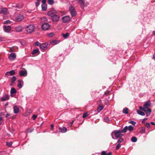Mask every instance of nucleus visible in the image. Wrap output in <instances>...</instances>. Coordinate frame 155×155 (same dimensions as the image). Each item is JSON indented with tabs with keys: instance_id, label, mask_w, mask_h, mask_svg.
<instances>
[{
	"instance_id": "63",
	"label": "nucleus",
	"mask_w": 155,
	"mask_h": 155,
	"mask_svg": "<svg viewBox=\"0 0 155 155\" xmlns=\"http://www.w3.org/2000/svg\"><path fill=\"white\" fill-rule=\"evenodd\" d=\"M41 1V0H37V2L40 3Z\"/></svg>"
},
{
	"instance_id": "33",
	"label": "nucleus",
	"mask_w": 155,
	"mask_h": 155,
	"mask_svg": "<svg viewBox=\"0 0 155 155\" xmlns=\"http://www.w3.org/2000/svg\"><path fill=\"white\" fill-rule=\"evenodd\" d=\"M104 107L102 105H99L98 107L97 108V110L99 112L101 111L103 109Z\"/></svg>"
},
{
	"instance_id": "24",
	"label": "nucleus",
	"mask_w": 155,
	"mask_h": 155,
	"mask_svg": "<svg viewBox=\"0 0 155 155\" xmlns=\"http://www.w3.org/2000/svg\"><path fill=\"white\" fill-rule=\"evenodd\" d=\"M137 111L138 114L142 116H144L145 115V113L144 112L140 110H137Z\"/></svg>"
},
{
	"instance_id": "13",
	"label": "nucleus",
	"mask_w": 155,
	"mask_h": 155,
	"mask_svg": "<svg viewBox=\"0 0 155 155\" xmlns=\"http://www.w3.org/2000/svg\"><path fill=\"white\" fill-rule=\"evenodd\" d=\"M23 27L21 25H18L15 27V30L17 32H21L23 29Z\"/></svg>"
},
{
	"instance_id": "22",
	"label": "nucleus",
	"mask_w": 155,
	"mask_h": 155,
	"mask_svg": "<svg viewBox=\"0 0 155 155\" xmlns=\"http://www.w3.org/2000/svg\"><path fill=\"white\" fill-rule=\"evenodd\" d=\"M14 112L15 114H17L19 111V109L17 106H15L13 107Z\"/></svg>"
},
{
	"instance_id": "53",
	"label": "nucleus",
	"mask_w": 155,
	"mask_h": 155,
	"mask_svg": "<svg viewBox=\"0 0 155 155\" xmlns=\"http://www.w3.org/2000/svg\"><path fill=\"white\" fill-rule=\"evenodd\" d=\"M35 5L36 7L40 5V3L37 2H35Z\"/></svg>"
},
{
	"instance_id": "27",
	"label": "nucleus",
	"mask_w": 155,
	"mask_h": 155,
	"mask_svg": "<svg viewBox=\"0 0 155 155\" xmlns=\"http://www.w3.org/2000/svg\"><path fill=\"white\" fill-rule=\"evenodd\" d=\"M17 92V91L14 88H12L11 90L10 93L11 94H15Z\"/></svg>"
},
{
	"instance_id": "59",
	"label": "nucleus",
	"mask_w": 155,
	"mask_h": 155,
	"mask_svg": "<svg viewBox=\"0 0 155 155\" xmlns=\"http://www.w3.org/2000/svg\"><path fill=\"white\" fill-rule=\"evenodd\" d=\"M74 120H72L71 122L70 123H71V125L70 126H71L72 125V124H73V123H74Z\"/></svg>"
},
{
	"instance_id": "55",
	"label": "nucleus",
	"mask_w": 155,
	"mask_h": 155,
	"mask_svg": "<svg viewBox=\"0 0 155 155\" xmlns=\"http://www.w3.org/2000/svg\"><path fill=\"white\" fill-rule=\"evenodd\" d=\"M147 118H145L143 119V120L142 121V123L143 124L144 123H145V122H144L145 120H147Z\"/></svg>"
},
{
	"instance_id": "37",
	"label": "nucleus",
	"mask_w": 155,
	"mask_h": 155,
	"mask_svg": "<svg viewBox=\"0 0 155 155\" xmlns=\"http://www.w3.org/2000/svg\"><path fill=\"white\" fill-rule=\"evenodd\" d=\"M54 33L51 32L47 34V36L50 37H52L54 35Z\"/></svg>"
},
{
	"instance_id": "48",
	"label": "nucleus",
	"mask_w": 155,
	"mask_h": 155,
	"mask_svg": "<svg viewBox=\"0 0 155 155\" xmlns=\"http://www.w3.org/2000/svg\"><path fill=\"white\" fill-rule=\"evenodd\" d=\"M139 109L141 110L144 111H145V109H146V108L145 107H143L141 106H140L139 107Z\"/></svg>"
},
{
	"instance_id": "52",
	"label": "nucleus",
	"mask_w": 155,
	"mask_h": 155,
	"mask_svg": "<svg viewBox=\"0 0 155 155\" xmlns=\"http://www.w3.org/2000/svg\"><path fill=\"white\" fill-rule=\"evenodd\" d=\"M42 21H43V20H44L47 21V19L46 17H44L42 19Z\"/></svg>"
},
{
	"instance_id": "56",
	"label": "nucleus",
	"mask_w": 155,
	"mask_h": 155,
	"mask_svg": "<svg viewBox=\"0 0 155 155\" xmlns=\"http://www.w3.org/2000/svg\"><path fill=\"white\" fill-rule=\"evenodd\" d=\"M51 129L53 130V128L54 127V125L53 124H51Z\"/></svg>"
},
{
	"instance_id": "36",
	"label": "nucleus",
	"mask_w": 155,
	"mask_h": 155,
	"mask_svg": "<svg viewBox=\"0 0 155 155\" xmlns=\"http://www.w3.org/2000/svg\"><path fill=\"white\" fill-rule=\"evenodd\" d=\"M48 4L50 5H52L54 2V0H48Z\"/></svg>"
},
{
	"instance_id": "45",
	"label": "nucleus",
	"mask_w": 155,
	"mask_h": 155,
	"mask_svg": "<svg viewBox=\"0 0 155 155\" xmlns=\"http://www.w3.org/2000/svg\"><path fill=\"white\" fill-rule=\"evenodd\" d=\"M110 92V91H105L104 93V95L107 96L109 94V93Z\"/></svg>"
},
{
	"instance_id": "34",
	"label": "nucleus",
	"mask_w": 155,
	"mask_h": 155,
	"mask_svg": "<svg viewBox=\"0 0 155 155\" xmlns=\"http://www.w3.org/2000/svg\"><path fill=\"white\" fill-rule=\"evenodd\" d=\"M131 140L133 142H135L137 140V138L135 137H133L131 138Z\"/></svg>"
},
{
	"instance_id": "9",
	"label": "nucleus",
	"mask_w": 155,
	"mask_h": 155,
	"mask_svg": "<svg viewBox=\"0 0 155 155\" xmlns=\"http://www.w3.org/2000/svg\"><path fill=\"white\" fill-rule=\"evenodd\" d=\"M16 55L15 53H11L8 56V58L10 60H14L16 58Z\"/></svg>"
},
{
	"instance_id": "2",
	"label": "nucleus",
	"mask_w": 155,
	"mask_h": 155,
	"mask_svg": "<svg viewBox=\"0 0 155 155\" xmlns=\"http://www.w3.org/2000/svg\"><path fill=\"white\" fill-rule=\"evenodd\" d=\"M113 133H114L116 137L117 138H119L121 137L123 135L121 134L122 133L120 130H114L113 132Z\"/></svg>"
},
{
	"instance_id": "20",
	"label": "nucleus",
	"mask_w": 155,
	"mask_h": 155,
	"mask_svg": "<svg viewBox=\"0 0 155 155\" xmlns=\"http://www.w3.org/2000/svg\"><path fill=\"white\" fill-rule=\"evenodd\" d=\"M9 99V97L7 95H5L1 98V100L2 101H4L8 100Z\"/></svg>"
},
{
	"instance_id": "61",
	"label": "nucleus",
	"mask_w": 155,
	"mask_h": 155,
	"mask_svg": "<svg viewBox=\"0 0 155 155\" xmlns=\"http://www.w3.org/2000/svg\"><path fill=\"white\" fill-rule=\"evenodd\" d=\"M153 35L155 36V31H153Z\"/></svg>"
},
{
	"instance_id": "5",
	"label": "nucleus",
	"mask_w": 155,
	"mask_h": 155,
	"mask_svg": "<svg viewBox=\"0 0 155 155\" xmlns=\"http://www.w3.org/2000/svg\"><path fill=\"white\" fill-rule=\"evenodd\" d=\"M59 16L55 14L51 17V19L53 21L56 22L59 20Z\"/></svg>"
},
{
	"instance_id": "49",
	"label": "nucleus",
	"mask_w": 155,
	"mask_h": 155,
	"mask_svg": "<svg viewBox=\"0 0 155 155\" xmlns=\"http://www.w3.org/2000/svg\"><path fill=\"white\" fill-rule=\"evenodd\" d=\"M34 130V129H29L28 130L27 132L28 133H31Z\"/></svg>"
},
{
	"instance_id": "51",
	"label": "nucleus",
	"mask_w": 155,
	"mask_h": 155,
	"mask_svg": "<svg viewBox=\"0 0 155 155\" xmlns=\"http://www.w3.org/2000/svg\"><path fill=\"white\" fill-rule=\"evenodd\" d=\"M37 115H34V114L32 116V117L33 119L34 120L36 118H37Z\"/></svg>"
},
{
	"instance_id": "58",
	"label": "nucleus",
	"mask_w": 155,
	"mask_h": 155,
	"mask_svg": "<svg viewBox=\"0 0 155 155\" xmlns=\"http://www.w3.org/2000/svg\"><path fill=\"white\" fill-rule=\"evenodd\" d=\"M114 134V133H113V132L111 133V136H112V138L114 139H115L114 138V137H113V134Z\"/></svg>"
},
{
	"instance_id": "39",
	"label": "nucleus",
	"mask_w": 155,
	"mask_h": 155,
	"mask_svg": "<svg viewBox=\"0 0 155 155\" xmlns=\"http://www.w3.org/2000/svg\"><path fill=\"white\" fill-rule=\"evenodd\" d=\"M124 141V139L122 138H120L117 141V143H120Z\"/></svg>"
},
{
	"instance_id": "42",
	"label": "nucleus",
	"mask_w": 155,
	"mask_h": 155,
	"mask_svg": "<svg viewBox=\"0 0 155 155\" xmlns=\"http://www.w3.org/2000/svg\"><path fill=\"white\" fill-rule=\"evenodd\" d=\"M41 44L40 42H39L38 41H37L35 43L34 45L35 46H40V45Z\"/></svg>"
},
{
	"instance_id": "11",
	"label": "nucleus",
	"mask_w": 155,
	"mask_h": 155,
	"mask_svg": "<svg viewBox=\"0 0 155 155\" xmlns=\"http://www.w3.org/2000/svg\"><path fill=\"white\" fill-rule=\"evenodd\" d=\"M15 72L14 70H11L9 71L6 72L5 74V75L7 76V78H8V77L9 75H15Z\"/></svg>"
},
{
	"instance_id": "28",
	"label": "nucleus",
	"mask_w": 155,
	"mask_h": 155,
	"mask_svg": "<svg viewBox=\"0 0 155 155\" xmlns=\"http://www.w3.org/2000/svg\"><path fill=\"white\" fill-rule=\"evenodd\" d=\"M128 127L127 126H126L125 127L123 130H120V131L122 133H125L127 131V130H128Z\"/></svg>"
},
{
	"instance_id": "35",
	"label": "nucleus",
	"mask_w": 155,
	"mask_h": 155,
	"mask_svg": "<svg viewBox=\"0 0 155 155\" xmlns=\"http://www.w3.org/2000/svg\"><path fill=\"white\" fill-rule=\"evenodd\" d=\"M128 130L130 131H132L134 130V127L132 125H130L128 127Z\"/></svg>"
},
{
	"instance_id": "15",
	"label": "nucleus",
	"mask_w": 155,
	"mask_h": 155,
	"mask_svg": "<svg viewBox=\"0 0 155 155\" xmlns=\"http://www.w3.org/2000/svg\"><path fill=\"white\" fill-rule=\"evenodd\" d=\"M151 103L149 100H148L146 103H144L143 105L144 107L146 108H149L151 105Z\"/></svg>"
},
{
	"instance_id": "46",
	"label": "nucleus",
	"mask_w": 155,
	"mask_h": 155,
	"mask_svg": "<svg viewBox=\"0 0 155 155\" xmlns=\"http://www.w3.org/2000/svg\"><path fill=\"white\" fill-rule=\"evenodd\" d=\"M121 144L120 143H118L117 146L116 147V150H118L120 147Z\"/></svg>"
},
{
	"instance_id": "6",
	"label": "nucleus",
	"mask_w": 155,
	"mask_h": 155,
	"mask_svg": "<svg viewBox=\"0 0 155 155\" xmlns=\"http://www.w3.org/2000/svg\"><path fill=\"white\" fill-rule=\"evenodd\" d=\"M79 4H81V7L82 9H84L85 7L86 6L84 0H76Z\"/></svg>"
},
{
	"instance_id": "29",
	"label": "nucleus",
	"mask_w": 155,
	"mask_h": 155,
	"mask_svg": "<svg viewBox=\"0 0 155 155\" xmlns=\"http://www.w3.org/2000/svg\"><path fill=\"white\" fill-rule=\"evenodd\" d=\"M62 35L64 38H67L69 37V34L68 32H67L65 34H62Z\"/></svg>"
},
{
	"instance_id": "7",
	"label": "nucleus",
	"mask_w": 155,
	"mask_h": 155,
	"mask_svg": "<svg viewBox=\"0 0 155 155\" xmlns=\"http://www.w3.org/2000/svg\"><path fill=\"white\" fill-rule=\"evenodd\" d=\"M69 10L71 14L72 17L75 16L76 15V13L75 11L74 8L72 6L69 8Z\"/></svg>"
},
{
	"instance_id": "31",
	"label": "nucleus",
	"mask_w": 155,
	"mask_h": 155,
	"mask_svg": "<svg viewBox=\"0 0 155 155\" xmlns=\"http://www.w3.org/2000/svg\"><path fill=\"white\" fill-rule=\"evenodd\" d=\"M16 78L15 76H13L11 79V82L12 83H14L15 81H16Z\"/></svg>"
},
{
	"instance_id": "38",
	"label": "nucleus",
	"mask_w": 155,
	"mask_h": 155,
	"mask_svg": "<svg viewBox=\"0 0 155 155\" xmlns=\"http://www.w3.org/2000/svg\"><path fill=\"white\" fill-rule=\"evenodd\" d=\"M145 128L144 127H141V130L140 131V132L141 134H143L145 132Z\"/></svg>"
},
{
	"instance_id": "19",
	"label": "nucleus",
	"mask_w": 155,
	"mask_h": 155,
	"mask_svg": "<svg viewBox=\"0 0 155 155\" xmlns=\"http://www.w3.org/2000/svg\"><path fill=\"white\" fill-rule=\"evenodd\" d=\"M7 8H0V14H6L7 12Z\"/></svg>"
},
{
	"instance_id": "1",
	"label": "nucleus",
	"mask_w": 155,
	"mask_h": 155,
	"mask_svg": "<svg viewBox=\"0 0 155 155\" xmlns=\"http://www.w3.org/2000/svg\"><path fill=\"white\" fill-rule=\"evenodd\" d=\"M35 29V27L33 25H29L25 28L26 31L28 33H31L33 32Z\"/></svg>"
},
{
	"instance_id": "12",
	"label": "nucleus",
	"mask_w": 155,
	"mask_h": 155,
	"mask_svg": "<svg viewBox=\"0 0 155 155\" xmlns=\"http://www.w3.org/2000/svg\"><path fill=\"white\" fill-rule=\"evenodd\" d=\"M144 112L146 113V116L148 117L150 115L151 113L152 112V110L150 108H146L145 111H144Z\"/></svg>"
},
{
	"instance_id": "54",
	"label": "nucleus",
	"mask_w": 155,
	"mask_h": 155,
	"mask_svg": "<svg viewBox=\"0 0 155 155\" xmlns=\"http://www.w3.org/2000/svg\"><path fill=\"white\" fill-rule=\"evenodd\" d=\"M11 115V114H8V113H7L5 115V117L6 118H7L9 116H10Z\"/></svg>"
},
{
	"instance_id": "62",
	"label": "nucleus",
	"mask_w": 155,
	"mask_h": 155,
	"mask_svg": "<svg viewBox=\"0 0 155 155\" xmlns=\"http://www.w3.org/2000/svg\"><path fill=\"white\" fill-rule=\"evenodd\" d=\"M14 83H12V82H11V83L10 84V86H12Z\"/></svg>"
},
{
	"instance_id": "10",
	"label": "nucleus",
	"mask_w": 155,
	"mask_h": 155,
	"mask_svg": "<svg viewBox=\"0 0 155 155\" xmlns=\"http://www.w3.org/2000/svg\"><path fill=\"white\" fill-rule=\"evenodd\" d=\"M24 18V17L22 15H19L16 18V20L17 21L19 22L21 21Z\"/></svg>"
},
{
	"instance_id": "26",
	"label": "nucleus",
	"mask_w": 155,
	"mask_h": 155,
	"mask_svg": "<svg viewBox=\"0 0 155 155\" xmlns=\"http://www.w3.org/2000/svg\"><path fill=\"white\" fill-rule=\"evenodd\" d=\"M111 154L112 153L110 152L107 153L106 151H102L101 153V155H111Z\"/></svg>"
},
{
	"instance_id": "25",
	"label": "nucleus",
	"mask_w": 155,
	"mask_h": 155,
	"mask_svg": "<svg viewBox=\"0 0 155 155\" xmlns=\"http://www.w3.org/2000/svg\"><path fill=\"white\" fill-rule=\"evenodd\" d=\"M59 41H57L56 40H53L52 41L51 43V45H56V44H58L60 42Z\"/></svg>"
},
{
	"instance_id": "47",
	"label": "nucleus",
	"mask_w": 155,
	"mask_h": 155,
	"mask_svg": "<svg viewBox=\"0 0 155 155\" xmlns=\"http://www.w3.org/2000/svg\"><path fill=\"white\" fill-rule=\"evenodd\" d=\"M6 145L9 147H10L12 145V142H7L6 143Z\"/></svg>"
},
{
	"instance_id": "23",
	"label": "nucleus",
	"mask_w": 155,
	"mask_h": 155,
	"mask_svg": "<svg viewBox=\"0 0 155 155\" xmlns=\"http://www.w3.org/2000/svg\"><path fill=\"white\" fill-rule=\"evenodd\" d=\"M19 74L21 76H25L27 75V74L25 71H21L19 72Z\"/></svg>"
},
{
	"instance_id": "21",
	"label": "nucleus",
	"mask_w": 155,
	"mask_h": 155,
	"mask_svg": "<svg viewBox=\"0 0 155 155\" xmlns=\"http://www.w3.org/2000/svg\"><path fill=\"white\" fill-rule=\"evenodd\" d=\"M40 52L38 49H34L31 52V54L33 55L35 54H40Z\"/></svg>"
},
{
	"instance_id": "40",
	"label": "nucleus",
	"mask_w": 155,
	"mask_h": 155,
	"mask_svg": "<svg viewBox=\"0 0 155 155\" xmlns=\"http://www.w3.org/2000/svg\"><path fill=\"white\" fill-rule=\"evenodd\" d=\"M104 121H105L106 122H108L109 121H110V120H109V118L107 117H104Z\"/></svg>"
},
{
	"instance_id": "41",
	"label": "nucleus",
	"mask_w": 155,
	"mask_h": 155,
	"mask_svg": "<svg viewBox=\"0 0 155 155\" xmlns=\"http://www.w3.org/2000/svg\"><path fill=\"white\" fill-rule=\"evenodd\" d=\"M88 114L87 112H85L83 114L82 117L83 118H85L86 117L88 116Z\"/></svg>"
},
{
	"instance_id": "32",
	"label": "nucleus",
	"mask_w": 155,
	"mask_h": 155,
	"mask_svg": "<svg viewBox=\"0 0 155 155\" xmlns=\"http://www.w3.org/2000/svg\"><path fill=\"white\" fill-rule=\"evenodd\" d=\"M18 83L17 85V86L19 87V88H22V86L21 84L20 80H18Z\"/></svg>"
},
{
	"instance_id": "18",
	"label": "nucleus",
	"mask_w": 155,
	"mask_h": 155,
	"mask_svg": "<svg viewBox=\"0 0 155 155\" xmlns=\"http://www.w3.org/2000/svg\"><path fill=\"white\" fill-rule=\"evenodd\" d=\"M4 31L5 32H8L11 30V28L10 26H4L3 28Z\"/></svg>"
},
{
	"instance_id": "50",
	"label": "nucleus",
	"mask_w": 155,
	"mask_h": 155,
	"mask_svg": "<svg viewBox=\"0 0 155 155\" xmlns=\"http://www.w3.org/2000/svg\"><path fill=\"white\" fill-rule=\"evenodd\" d=\"M145 125L148 128H149L150 127V124L149 123H147L145 124Z\"/></svg>"
},
{
	"instance_id": "57",
	"label": "nucleus",
	"mask_w": 155,
	"mask_h": 155,
	"mask_svg": "<svg viewBox=\"0 0 155 155\" xmlns=\"http://www.w3.org/2000/svg\"><path fill=\"white\" fill-rule=\"evenodd\" d=\"M150 124L152 125H155V124L153 122H150Z\"/></svg>"
},
{
	"instance_id": "16",
	"label": "nucleus",
	"mask_w": 155,
	"mask_h": 155,
	"mask_svg": "<svg viewBox=\"0 0 155 155\" xmlns=\"http://www.w3.org/2000/svg\"><path fill=\"white\" fill-rule=\"evenodd\" d=\"M48 44L46 43H43L41 44L40 46V48L42 50H44L45 48H47Z\"/></svg>"
},
{
	"instance_id": "8",
	"label": "nucleus",
	"mask_w": 155,
	"mask_h": 155,
	"mask_svg": "<svg viewBox=\"0 0 155 155\" xmlns=\"http://www.w3.org/2000/svg\"><path fill=\"white\" fill-rule=\"evenodd\" d=\"M70 17L69 16H65L62 18V20L64 23H67L70 20Z\"/></svg>"
},
{
	"instance_id": "14",
	"label": "nucleus",
	"mask_w": 155,
	"mask_h": 155,
	"mask_svg": "<svg viewBox=\"0 0 155 155\" xmlns=\"http://www.w3.org/2000/svg\"><path fill=\"white\" fill-rule=\"evenodd\" d=\"M58 129L59 132L62 133H65L67 131V128L64 127H59Z\"/></svg>"
},
{
	"instance_id": "44",
	"label": "nucleus",
	"mask_w": 155,
	"mask_h": 155,
	"mask_svg": "<svg viewBox=\"0 0 155 155\" xmlns=\"http://www.w3.org/2000/svg\"><path fill=\"white\" fill-rule=\"evenodd\" d=\"M11 23V21L9 20H7L3 22L4 24H10Z\"/></svg>"
},
{
	"instance_id": "3",
	"label": "nucleus",
	"mask_w": 155,
	"mask_h": 155,
	"mask_svg": "<svg viewBox=\"0 0 155 155\" xmlns=\"http://www.w3.org/2000/svg\"><path fill=\"white\" fill-rule=\"evenodd\" d=\"M50 27V25L48 23H44L41 26V28L43 30H48Z\"/></svg>"
},
{
	"instance_id": "17",
	"label": "nucleus",
	"mask_w": 155,
	"mask_h": 155,
	"mask_svg": "<svg viewBox=\"0 0 155 155\" xmlns=\"http://www.w3.org/2000/svg\"><path fill=\"white\" fill-rule=\"evenodd\" d=\"M55 14L56 11L53 10L50 11L48 12L47 13L48 15L51 17H52Z\"/></svg>"
},
{
	"instance_id": "60",
	"label": "nucleus",
	"mask_w": 155,
	"mask_h": 155,
	"mask_svg": "<svg viewBox=\"0 0 155 155\" xmlns=\"http://www.w3.org/2000/svg\"><path fill=\"white\" fill-rule=\"evenodd\" d=\"M2 117H0V121H2Z\"/></svg>"
},
{
	"instance_id": "43",
	"label": "nucleus",
	"mask_w": 155,
	"mask_h": 155,
	"mask_svg": "<svg viewBox=\"0 0 155 155\" xmlns=\"http://www.w3.org/2000/svg\"><path fill=\"white\" fill-rule=\"evenodd\" d=\"M129 123L132 124L133 125H134L136 124V122L134 121H131L129 122Z\"/></svg>"
},
{
	"instance_id": "64",
	"label": "nucleus",
	"mask_w": 155,
	"mask_h": 155,
	"mask_svg": "<svg viewBox=\"0 0 155 155\" xmlns=\"http://www.w3.org/2000/svg\"><path fill=\"white\" fill-rule=\"evenodd\" d=\"M153 57L155 60V54L153 55Z\"/></svg>"
},
{
	"instance_id": "4",
	"label": "nucleus",
	"mask_w": 155,
	"mask_h": 155,
	"mask_svg": "<svg viewBox=\"0 0 155 155\" xmlns=\"http://www.w3.org/2000/svg\"><path fill=\"white\" fill-rule=\"evenodd\" d=\"M41 4V9L43 11H46L47 9V5L46 3V0H42Z\"/></svg>"
},
{
	"instance_id": "30",
	"label": "nucleus",
	"mask_w": 155,
	"mask_h": 155,
	"mask_svg": "<svg viewBox=\"0 0 155 155\" xmlns=\"http://www.w3.org/2000/svg\"><path fill=\"white\" fill-rule=\"evenodd\" d=\"M123 113L126 114H127L128 113V109L126 107L124 108L123 110Z\"/></svg>"
}]
</instances>
